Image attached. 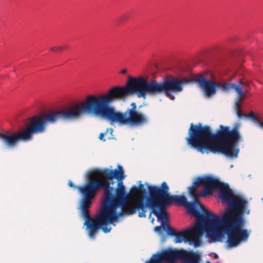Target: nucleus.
<instances>
[{"instance_id": "obj_1", "label": "nucleus", "mask_w": 263, "mask_h": 263, "mask_svg": "<svg viewBox=\"0 0 263 263\" xmlns=\"http://www.w3.org/2000/svg\"><path fill=\"white\" fill-rule=\"evenodd\" d=\"M134 94L145 99L142 77L132 78L125 87H114L106 95H88L84 101L69 107L33 116L28 119L29 124L35 135L45 132L48 124H55L60 120H78L87 114L107 119L111 125L117 123L120 126H142L148 123V119L145 115L137 111L136 103L132 102L130 108L124 112L116 111L110 105L115 101L124 99L126 96Z\"/></svg>"}, {"instance_id": "obj_2", "label": "nucleus", "mask_w": 263, "mask_h": 263, "mask_svg": "<svg viewBox=\"0 0 263 263\" xmlns=\"http://www.w3.org/2000/svg\"><path fill=\"white\" fill-rule=\"evenodd\" d=\"M125 176L121 165L118 169H99L91 176V180L82 189L85 195L84 206L87 208L91 204L97 191L102 187L104 191L103 199L100 212L94 218L86 220L84 225L89 237L94 239L98 231L101 229L105 233L111 230L109 224H114L118 218L125 214L127 209L128 194L122 180Z\"/></svg>"}, {"instance_id": "obj_3", "label": "nucleus", "mask_w": 263, "mask_h": 263, "mask_svg": "<svg viewBox=\"0 0 263 263\" xmlns=\"http://www.w3.org/2000/svg\"><path fill=\"white\" fill-rule=\"evenodd\" d=\"M219 190V197L222 202L228 204V209L224 212L220 219L219 216L208 211L203 205H200L203 212L201 216L205 222L206 220H205V217L208 216L209 219L207 220V223L211 226L210 230L211 233L218 241L221 239L222 234L215 232L219 227L227 235L226 243L228 247H236L241 241H246L249 236L248 230L243 229L246 220L243 216V209L247 205L248 201L235 195L227 183H224Z\"/></svg>"}, {"instance_id": "obj_4", "label": "nucleus", "mask_w": 263, "mask_h": 263, "mask_svg": "<svg viewBox=\"0 0 263 263\" xmlns=\"http://www.w3.org/2000/svg\"><path fill=\"white\" fill-rule=\"evenodd\" d=\"M240 124L235 123L233 127L220 125L216 133H212L210 127L201 123L191 124L189 136L185 139L188 145L203 154L206 151L221 153L230 158H237L239 149L237 147L242 141L239 128Z\"/></svg>"}, {"instance_id": "obj_5", "label": "nucleus", "mask_w": 263, "mask_h": 263, "mask_svg": "<svg viewBox=\"0 0 263 263\" xmlns=\"http://www.w3.org/2000/svg\"><path fill=\"white\" fill-rule=\"evenodd\" d=\"M148 190L149 197L147 198V204L142 203L139 204L141 211L139 212L138 216L140 217L146 216L147 208H149L152 209L149 217L153 213L158 220L165 221L167 215L165 208L167 205L176 203L177 204L185 205L187 209L189 203H193L188 202L184 196L170 195L169 187L165 182H163L160 187L148 185Z\"/></svg>"}, {"instance_id": "obj_6", "label": "nucleus", "mask_w": 263, "mask_h": 263, "mask_svg": "<svg viewBox=\"0 0 263 263\" xmlns=\"http://www.w3.org/2000/svg\"><path fill=\"white\" fill-rule=\"evenodd\" d=\"M187 210L188 212L195 217L197 220L193 227L177 232L171 228L165 221H162L161 225L163 230L166 231L168 235L175 236L174 240L175 243H181L184 241L185 243L188 242L191 246H194L195 248H197L201 245V238L203 232H205L209 235H213L210 230L211 226L207 223V220L209 218L206 215L205 217L206 222H204V219L201 216V212L196 208L194 203H189Z\"/></svg>"}, {"instance_id": "obj_7", "label": "nucleus", "mask_w": 263, "mask_h": 263, "mask_svg": "<svg viewBox=\"0 0 263 263\" xmlns=\"http://www.w3.org/2000/svg\"><path fill=\"white\" fill-rule=\"evenodd\" d=\"M191 80L189 79L180 80L176 78L172 79H166L162 82H157L156 80H148L143 77L144 90L145 91V98L147 95L156 96L162 93L174 100L175 97L173 93H177L183 90V85L190 82Z\"/></svg>"}, {"instance_id": "obj_8", "label": "nucleus", "mask_w": 263, "mask_h": 263, "mask_svg": "<svg viewBox=\"0 0 263 263\" xmlns=\"http://www.w3.org/2000/svg\"><path fill=\"white\" fill-rule=\"evenodd\" d=\"M235 76L232 77L228 81L223 83L206 80L203 76L196 79V82L200 88L203 90L205 96L210 98L214 96L218 90L221 89L225 92L235 91L238 93L239 99L243 97L242 89L239 85H235L233 80Z\"/></svg>"}, {"instance_id": "obj_9", "label": "nucleus", "mask_w": 263, "mask_h": 263, "mask_svg": "<svg viewBox=\"0 0 263 263\" xmlns=\"http://www.w3.org/2000/svg\"><path fill=\"white\" fill-rule=\"evenodd\" d=\"M223 183L211 176L199 177L193 183L192 186L188 187V190L194 199V204H199L198 197L212 194L214 190L219 189Z\"/></svg>"}, {"instance_id": "obj_10", "label": "nucleus", "mask_w": 263, "mask_h": 263, "mask_svg": "<svg viewBox=\"0 0 263 263\" xmlns=\"http://www.w3.org/2000/svg\"><path fill=\"white\" fill-rule=\"evenodd\" d=\"M161 262L176 263L178 259L183 260L185 263H198L199 255L194 252H188L183 249L167 248L157 254Z\"/></svg>"}, {"instance_id": "obj_11", "label": "nucleus", "mask_w": 263, "mask_h": 263, "mask_svg": "<svg viewBox=\"0 0 263 263\" xmlns=\"http://www.w3.org/2000/svg\"><path fill=\"white\" fill-rule=\"evenodd\" d=\"M33 133L29 124L21 131L12 133L10 130H5L0 133V139H2L4 145L9 148L16 146L20 141H29L33 139Z\"/></svg>"}, {"instance_id": "obj_12", "label": "nucleus", "mask_w": 263, "mask_h": 263, "mask_svg": "<svg viewBox=\"0 0 263 263\" xmlns=\"http://www.w3.org/2000/svg\"><path fill=\"white\" fill-rule=\"evenodd\" d=\"M138 188L135 185H133L130 190V192L128 194V205L127 209L125 211V214L127 215L136 214L137 212L139 214L140 212L141 209L139 204L142 203L147 204V200L144 201V197L141 195Z\"/></svg>"}, {"instance_id": "obj_13", "label": "nucleus", "mask_w": 263, "mask_h": 263, "mask_svg": "<svg viewBox=\"0 0 263 263\" xmlns=\"http://www.w3.org/2000/svg\"><path fill=\"white\" fill-rule=\"evenodd\" d=\"M99 169H96L93 170L92 171L90 172L88 174V181L84 184L83 186H76L74 185L72 181H69L68 184V185L71 187H73L76 189H77L81 194L82 198L81 200V204H80V209H81V216L83 218H86V220H89V218H91L89 215V208L90 207V206H89L87 208H85L84 206V203L85 201V195L84 194L83 192V188H85L88 184V183L92 180L91 179V176L92 175L96 172L97 170Z\"/></svg>"}, {"instance_id": "obj_14", "label": "nucleus", "mask_w": 263, "mask_h": 263, "mask_svg": "<svg viewBox=\"0 0 263 263\" xmlns=\"http://www.w3.org/2000/svg\"><path fill=\"white\" fill-rule=\"evenodd\" d=\"M233 83L235 85H239L240 86V88H241L242 92L243 95V97H242V98L239 99L238 93L237 92L236 93L237 94L238 96V100H242L246 97V94L249 92V87L248 83L246 81H244L242 79H239L236 83L233 82Z\"/></svg>"}, {"instance_id": "obj_15", "label": "nucleus", "mask_w": 263, "mask_h": 263, "mask_svg": "<svg viewBox=\"0 0 263 263\" xmlns=\"http://www.w3.org/2000/svg\"><path fill=\"white\" fill-rule=\"evenodd\" d=\"M243 118H246V119H248V118H250L252 119V121H254V122H257L258 123V124L262 128H263V123L261 122H260L258 119L257 118H256V117L254 115V113L253 111H251L250 112V113L249 114H243Z\"/></svg>"}, {"instance_id": "obj_16", "label": "nucleus", "mask_w": 263, "mask_h": 263, "mask_svg": "<svg viewBox=\"0 0 263 263\" xmlns=\"http://www.w3.org/2000/svg\"><path fill=\"white\" fill-rule=\"evenodd\" d=\"M239 100L237 101L235 104V110L236 111L237 116L239 119H242L243 118V113L240 110L241 105Z\"/></svg>"}, {"instance_id": "obj_17", "label": "nucleus", "mask_w": 263, "mask_h": 263, "mask_svg": "<svg viewBox=\"0 0 263 263\" xmlns=\"http://www.w3.org/2000/svg\"><path fill=\"white\" fill-rule=\"evenodd\" d=\"M159 256L157 254H154L152 257L149 261H147L146 263H161Z\"/></svg>"}, {"instance_id": "obj_18", "label": "nucleus", "mask_w": 263, "mask_h": 263, "mask_svg": "<svg viewBox=\"0 0 263 263\" xmlns=\"http://www.w3.org/2000/svg\"><path fill=\"white\" fill-rule=\"evenodd\" d=\"M138 190L139 191L140 194H141L142 197H143L144 195H145L146 193V189L144 187V185L142 183H140L139 185Z\"/></svg>"}, {"instance_id": "obj_19", "label": "nucleus", "mask_w": 263, "mask_h": 263, "mask_svg": "<svg viewBox=\"0 0 263 263\" xmlns=\"http://www.w3.org/2000/svg\"><path fill=\"white\" fill-rule=\"evenodd\" d=\"M128 19V16L126 14H124L120 17H119L117 19V21L119 23H122L125 22L126 20Z\"/></svg>"}, {"instance_id": "obj_20", "label": "nucleus", "mask_w": 263, "mask_h": 263, "mask_svg": "<svg viewBox=\"0 0 263 263\" xmlns=\"http://www.w3.org/2000/svg\"><path fill=\"white\" fill-rule=\"evenodd\" d=\"M67 47V46H59V47H57V46H54V47H52L50 48V50L51 51H61L62 50H63L64 49L66 48Z\"/></svg>"}, {"instance_id": "obj_21", "label": "nucleus", "mask_w": 263, "mask_h": 263, "mask_svg": "<svg viewBox=\"0 0 263 263\" xmlns=\"http://www.w3.org/2000/svg\"><path fill=\"white\" fill-rule=\"evenodd\" d=\"M108 130H109V129L107 128L105 133H100V135H99V139H100V140H102V141H105V139H104L103 138H104V135H105V134H106V133H107V132L108 131Z\"/></svg>"}, {"instance_id": "obj_22", "label": "nucleus", "mask_w": 263, "mask_h": 263, "mask_svg": "<svg viewBox=\"0 0 263 263\" xmlns=\"http://www.w3.org/2000/svg\"><path fill=\"white\" fill-rule=\"evenodd\" d=\"M126 73H127V70L125 69H124L120 71V73L123 74H126Z\"/></svg>"}, {"instance_id": "obj_23", "label": "nucleus", "mask_w": 263, "mask_h": 263, "mask_svg": "<svg viewBox=\"0 0 263 263\" xmlns=\"http://www.w3.org/2000/svg\"><path fill=\"white\" fill-rule=\"evenodd\" d=\"M246 208V206H245L244 208ZM243 212H244V213H243V217H244L243 215H244V214H245V213H246L247 215H249V214H250V210H246V211H245V209H243Z\"/></svg>"}, {"instance_id": "obj_24", "label": "nucleus", "mask_w": 263, "mask_h": 263, "mask_svg": "<svg viewBox=\"0 0 263 263\" xmlns=\"http://www.w3.org/2000/svg\"><path fill=\"white\" fill-rule=\"evenodd\" d=\"M155 230L157 231H159L161 230V227H159V226H157L155 228Z\"/></svg>"}, {"instance_id": "obj_25", "label": "nucleus", "mask_w": 263, "mask_h": 263, "mask_svg": "<svg viewBox=\"0 0 263 263\" xmlns=\"http://www.w3.org/2000/svg\"><path fill=\"white\" fill-rule=\"evenodd\" d=\"M200 260V256L199 255V259L198 260V263H199V260ZM206 263H211L210 261H207L206 262Z\"/></svg>"}, {"instance_id": "obj_26", "label": "nucleus", "mask_w": 263, "mask_h": 263, "mask_svg": "<svg viewBox=\"0 0 263 263\" xmlns=\"http://www.w3.org/2000/svg\"><path fill=\"white\" fill-rule=\"evenodd\" d=\"M112 131H113L112 129H111V128H110V129H109V132H110V133L111 134H112Z\"/></svg>"}, {"instance_id": "obj_27", "label": "nucleus", "mask_w": 263, "mask_h": 263, "mask_svg": "<svg viewBox=\"0 0 263 263\" xmlns=\"http://www.w3.org/2000/svg\"><path fill=\"white\" fill-rule=\"evenodd\" d=\"M214 257L215 258H217L218 257V256L217 254H215V256H214Z\"/></svg>"}]
</instances>
